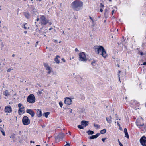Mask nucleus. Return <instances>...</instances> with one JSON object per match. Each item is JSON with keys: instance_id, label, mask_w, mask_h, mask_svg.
<instances>
[{"instance_id": "obj_23", "label": "nucleus", "mask_w": 146, "mask_h": 146, "mask_svg": "<svg viewBox=\"0 0 146 146\" xmlns=\"http://www.w3.org/2000/svg\"><path fill=\"white\" fill-rule=\"evenodd\" d=\"M0 131L2 132L3 135L4 136H5V133L3 129L2 128L0 127Z\"/></svg>"}, {"instance_id": "obj_26", "label": "nucleus", "mask_w": 146, "mask_h": 146, "mask_svg": "<svg viewBox=\"0 0 146 146\" xmlns=\"http://www.w3.org/2000/svg\"><path fill=\"white\" fill-rule=\"evenodd\" d=\"M49 114H50V113L49 112H47L45 113H44V116H45V117L46 118H47L48 116V115Z\"/></svg>"}, {"instance_id": "obj_37", "label": "nucleus", "mask_w": 146, "mask_h": 146, "mask_svg": "<svg viewBox=\"0 0 146 146\" xmlns=\"http://www.w3.org/2000/svg\"><path fill=\"white\" fill-rule=\"evenodd\" d=\"M106 138H102V141L103 142H105V140H106Z\"/></svg>"}, {"instance_id": "obj_62", "label": "nucleus", "mask_w": 146, "mask_h": 146, "mask_svg": "<svg viewBox=\"0 0 146 146\" xmlns=\"http://www.w3.org/2000/svg\"><path fill=\"white\" fill-rule=\"evenodd\" d=\"M39 42H38V41H37V42H36V44H37Z\"/></svg>"}, {"instance_id": "obj_19", "label": "nucleus", "mask_w": 146, "mask_h": 146, "mask_svg": "<svg viewBox=\"0 0 146 146\" xmlns=\"http://www.w3.org/2000/svg\"><path fill=\"white\" fill-rule=\"evenodd\" d=\"M3 94L6 96H8L10 95V93L8 90H6L3 92Z\"/></svg>"}, {"instance_id": "obj_9", "label": "nucleus", "mask_w": 146, "mask_h": 146, "mask_svg": "<svg viewBox=\"0 0 146 146\" xmlns=\"http://www.w3.org/2000/svg\"><path fill=\"white\" fill-rule=\"evenodd\" d=\"M140 142L142 145L146 146V137L143 136L140 139Z\"/></svg>"}, {"instance_id": "obj_36", "label": "nucleus", "mask_w": 146, "mask_h": 146, "mask_svg": "<svg viewBox=\"0 0 146 146\" xmlns=\"http://www.w3.org/2000/svg\"><path fill=\"white\" fill-rule=\"evenodd\" d=\"M104 7V5L102 3H101L100 5V7L101 8H103Z\"/></svg>"}, {"instance_id": "obj_57", "label": "nucleus", "mask_w": 146, "mask_h": 146, "mask_svg": "<svg viewBox=\"0 0 146 146\" xmlns=\"http://www.w3.org/2000/svg\"><path fill=\"white\" fill-rule=\"evenodd\" d=\"M49 24L50 25H51L52 24V23L51 22H49Z\"/></svg>"}, {"instance_id": "obj_34", "label": "nucleus", "mask_w": 146, "mask_h": 146, "mask_svg": "<svg viewBox=\"0 0 146 146\" xmlns=\"http://www.w3.org/2000/svg\"><path fill=\"white\" fill-rule=\"evenodd\" d=\"M27 25V24L26 23L24 25V28L25 29H27V27L26 26V25Z\"/></svg>"}, {"instance_id": "obj_21", "label": "nucleus", "mask_w": 146, "mask_h": 146, "mask_svg": "<svg viewBox=\"0 0 146 146\" xmlns=\"http://www.w3.org/2000/svg\"><path fill=\"white\" fill-rule=\"evenodd\" d=\"M87 133L88 135H90L93 134L94 133V132L92 131L89 130L88 131H87Z\"/></svg>"}, {"instance_id": "obj_32", "label": "nucleus", "mask_w": 146, "mask_h": 146, "mask_svg": "<svg viewBox=\"0 0 146 146\" xmlns=\"http://www.w3.org/2000/svg\"><path fill=\"white\" fill-rule=\"evenodd\" d=\"M66 144L64 146H70V143H68L67 142H66Z\"/></svg>"}, {"instance_id": "obj_45", "label": "nucleus", "mask_w": 146, "mask_h": 146, "mask_svg": "<svg viewBox=\"0 0 146 146\" xmlns=\"http://www.w3.org/2000/svg\"><path fill=\"white\" fill-rule=\"evenodd\" d=\"M53 40V41H54V42L55 43L56 42H57V41L56 40Z\"/></svg>"}, {"instance_id": "obj_44", "label": "nucleus", "mask_w": 146, "mask_h": 146, "mask_svg": "<svg viewBox=\"0 0 146 146\" xmlns=\"http://www.w3.org/2000/svg\"><path fill=\"white\" fill-rule=\"evenodd\" d=\"M75 51L76 52H78L79 51V50H78V49L77 48H76L75 49Z\"/></svg>"}, {"instance_id": "obj_25", "label": "nucleus", "mask_w": 146, "mask_h": 146, "mask_svg": "<svg viewBox=\"0 0 146 146\" xmlns=\"http://www.w3.org/2000/svg\"><path fill=\"white\" fill-rule=\"evenodd\" d=\"M94 126L96 128V129H98L100 127V126L99 125L96 124H94Z\"/></svg>"}, {"instance_id": "obj_4", "label": "nucleus", "mask_w": 146, "mask_h": 146, "mask_svg": "<svg viewBox=\"0 0 146 146\" xmlns=\"http://www.w3.org/2000/svg\"><path fill=\"white\" fill-rule=\"evenodd\" d=\"M27 101L31 103H33L35 101V98L33 94H31L29 95L27 97Z\"/></svg>"}, {"instance_id": "obj_5", "label": "nucleus", "mask_w": 146, "mask_h": 146, "mask_svg": "<svg viewBox=\"0 0 146 146\" xmlns=\"http://www.w3.org/2000/svg\"><path fill=\"white\" fill-rule=\"evenodd\" d=\"M40 19L41 25H46L49 23V20L47 19L44 15H40Z\"/></svg>"}, {"instance_id": "obj_7", "label": "nucleus", "mask_w": 146, "mask_h": 146, "mask_svg": "<svg viewBox=\"0 0 146 146\" xmlns=\"http://www.w3.org/2000/svg\"><path fill=\"white\" fill-rule=\"evenodd\" d=\"M22 121L23 124L25 125H27L30 123V121L27 116H24L22 119Z\"/></svg>"}, {"instance_id": "obj_8", "label": "nucleus", "mask_w": 146, "mask_h": 146, "mask_svg": "<svg viewBox=\"0 0 146 146\" xmlns=\"http://www.w3.org/2000/svg\"><path fill=\"white\" fill-rule=\"evenodd\" d=\"M79 58L81 61H85L87 60L86 56L84 52L79 54Z\"/></svg>"}, {"instance_id": "obj_50", "label": "nucleus", "mask_w": 146, "mask_h": 146, "mask_svg": "<svg viewBox=\"0 0 146 146\" xmlns=\"http://www.w3.org/2000/svg\"><path fill=\"white\" fill-rule=\"evenodd\" d=\"M100 11L101 12H102L103 11V10L102 8H101L100 9Z\"/></svg>"}, {"instance_id": "obj_30", "label": "nucleus", "mask_w": 146, "mask_h": 146, "mask_svg": "<svg viewBox=\"0 0 146 146\" xmlns=\"http://www.w3.org/2000/svg\"><path fill=\"white\" fill-rule=\"evenodd\" d=\"M92 23H93V24L92 25V27L93 29H94V27L96 25V23H94V22Z\"/></svg>"}, {"instance_id": "obj_55", "label": "nucleus", "mask_w": 146, "mask_h": 146, "mask_svg": "<svg viewBox=\"0 0 146 146\" xmlns=\"http://www.w3.org/2000/svg\"><path fill=\"white\" fill-rule=\"evenodd\" d=\"M30 143H34L35 142L34 141L33 142L32 141H30Z\"/></svg>"}, {"instance_id": "obj_29", "label": "nucleus", "mask_w": 146, "mask_h": 146, "mask_svg": "<svg viewBox=\"0 0 146 146\" xmlns=\"http://www.w3.org/2000/svg\"><path fill=\"white\" fill-rule=\"evenodd\" d=\"M22 106H23L21 104L19 103L18 104V107L19 108H22Z\"/></svg>"}, {"instance_id": "obj_39", "label": "nucleus", "mask_w": 146, "mask_h": 146, "mask_svg": "<svg viewBox=\"0 0 146 146\" xmlns=\"http://www.w3.org/2000/svg\"><path fill=\"white\" fill-rule=\"evenodd\" d=\"M89 18L92 20V22L93 23L94 22V21H93V19H92V18L90 16H89Z\"/></svg>"}, {"instance_id": "obj_33", "label": "nucleus", "mask_w": 146, "mask_h": 146, "mask_svg": "<svg viewBox=\"0 0 146 146\" xmlns=\"http://www.w3.org/2000/svg\"><path fill=\"white\" fill-rule=\"evenodd\" d=\"M3 28L5 30H8V27L7 26H4L3 27Z\"/></svg>"}, {"instance_id": "obj_17", "label": "nucleus", "mask_w": 146, "mask_h": 146, "mask_svg": "<svg viewBox=\"0 0 146 146\" xmlns=\"http://www.w3.org/2000/svg\"><path fill=\"white\" fill-rule=\"evenodd\" d=\"M37 115L38 117H40L42 116L41 111L38 110L37 111Z\"/></svg>"}, {"instance_id": "obj_16", "label": "nucleus", "mask_w": 146, "mask_h": 146, "mask_svg": "<svg viewBox=\"0 0 146 146\" xmlns=\"http://www.w3.org/2000/svg\"><path fill=\"white\" fill-rule=\"evenodd\" d=\"M65 135L62 132H61L58 135V137L60 139L62 140L64 137Z\"/></svg>"}, {"instance_id": "obj_6", "label": "nucleus", "mask_w": 146, "mask_h": 146, "mask_svg": "<svg viewBox=\"0 0 146 146\" xmlns=\"http://www.w3.org/2000/svg\"><path fill=\"white\" fill-rule=\"evenodd\" d=\"M89 124L88 122L85 120H83L81 122V125H78V127L80 129H84V127H85Z\"/></svg>"}, {"instance_id": "obj_49", "label": "nucleus", "mask_w": 146, "mask_h": 146, "mask_svg": "<svg viewBox=\"0 0 146 146\" xmlns=\"http://www.w3.org/2000/svg\"><path fill=\"white\" fill-rule=\"evenodd\" d=\"M119 145L120 146H123V145L121 143H119Z\"/></svg>"}, {"instance_id": "obj_47", "label": "nucleus", "mask_w": 146, "mask_h": 146, "mask_svg": "<svg viewBox=\"0 0 146 146\" xmlns=\"http://www.w3.org/2000/svg\"><path fill=\"white\" fill-rule=\"evenodd\" d=\"M38 94H41L42 93V92L41 91H38Z\"/></svg>"}, {"instance_id": "obj_18", "label": "nucleus", "mask_w": 146, "mask_h": 146, "mask_svg": "<svg viewBox=\"0 0 146 146\" xmlns=\"http://www.w3.org/2000/svg\"><path fill=\"white\" fill-rule=\"evenodd\" d=\"M24 15L25 16L27 19H29L30 17V14L29 13L24 12Z\"/></svg>"}, {"instance_id": "obj_28", "label": "nucleus", "mask_w": 146, "mask_h": 146, "mask_svg": "<svg viewBox=\"0 0 146 146\" xmlns=\"http://www.w3.org/2000/svg\"><path fill=\"white\" fill-rule=\"evenodd\" d=\"M55 139L56 141H58L59 140H60L59 139V138L58 137V136L57 137H56L55 138Z\"/></svg>"}, {"instance_id": "obj_54", "label": "nucleus", "mask_w": 146, "mask_h": 146, "mask_svg": "<svg viewBox=\"0 0 146 146\" xmlns=\"http://www.w3.org/2000/svg\"><path fill=\"white\" fill-rule=\"evenodd\" d=\"M24 32L25 34H27V31H24Z\"/></svg>"}, {"instance_id": "obj_14", "label": "nucleus", "mask_w": 146, "mask_h": 146, "mask_svg": "<svg viewBox=\"0 0 146 146\" xmlns=\"http://www.w3.org/2000/svg\"><path fill=\"white\" fill-rule=\"evenodd\" d=\"M45 67H46V70L48 71V73L50 74L51 73V68L49 66L48 64H44Z\"/></svg>"}, {"instance_id": "obj_2", "label": "nucleus", "mask_w": 146, "mask_h": 146, "mask_svg": "<svg viewBox=\"0 0 146 146\" xmlns=\"http://www.w3.org/2000/svg\"><path fill=\"white\" fill-rule=\"evenodd\" d=\"M83 3L80 1H75L71 4L72 7L77 11L79 10L82 7Z\"/></svg>"}, {"instance_id": "obj_52", "label": "nucleus", "mask_w": 146, "mask_h": 146, "mask_svg": "<svg viewBox=\"0 0 146 146\" xmlns=\"http://www.w3.org/2000/svg\"><path fill=\"white\" fill-rule=\"evenodd\" d=\"M140 54H141V55H143V52H141L140 53Z\"/></svg>"}, {"instance_id": "obj_41", "label": "nucleus", "mask_w": 146, "mask_h": 146, "mask_svg": "<svg viewBox=\"0 0 146 146\" xmlns=\"http://www.w3.org/2000/svg\"><path fill=\"white\" fill-rule=\"evenodd\" d=\"M127 129L126 128H125L124 129V133H126V132H127Z\"/></svg>"}, {"instance_id": "obj_12", "label": "nucleus", "mask_w": 146, "mask_h": 146, "mask_svg": "<svg viewBox=\"0 0 146 146\" xmlns=\"http://www.w3.org/2000/svg\"><path fill=\"white\" fill-rule=\"evenodd\" d=\"M5 110L6 112L10 113L12 111V109L10 106H8L5 107Z\"/></svg>"}, {"instance_id": "obj_61", "label": "nucleus", "mask_w": 146, "mask_h": 146, "mask_svg": "<svg viewBox=\"0 0 146 146\" xmlns=\"http://www.w3.org/2000/svg\"><path fill=\"white\" fill-rule=\"evenodd\" d=\"M51 29H52V28H50L49 29V30H51Z\"/></svg>"}, {"instance_id": "obj_60", "label": "nucleus", "mask_w": 146, "mask_h": 146, "mask_svg": "<svg viewBox=\"0 0 146 146\" xmlns=\"http://www.w3.org/2000/svg\"><path fill=\"white\" fill-rule=\"evenodd\" d=\"M125 99H127V97H125Z\"/></svg>"}, {"instance_id": "obj_63", "label": "nucleus", "mask_w": 146, "mask_h": 146, "mask_svg": "<svg viewBox=\"0 0 146 146\" xmlns=\"http://www.w3.org/2000/svg\"><path fill=\"white\" fill-rule=\"evenodd\" d=\"M37 44H35V47H37Z\"/></svg>"}, {"instance_id": "obj_11", "label": "nucleus", "mask_w": 146, "mask_h": 146, "mask_svg": "<svg viewBox=\"0 0 146 146\" xmlns=\"http://www.w3.org/2000/svg\"><path fill=\"white\" fill-rule=\"evenodd\" d=\"M26 112L30 114L32 117H33L35 115L34 112L31 109H27L26 111Z\"/></svg>"}, {"instance_id": "obj_24", "label": "nucleus", "mask_w": 146, "mask_h": 146, "mask_svg": "<svg viewBox=\"0 0 146 146\" xmlns=\"http://www.w3.org/2000/svg\"><path fill=\"white\" fill-rule=\"evenodd\" d=\"M106 131L105 129H104L100 131V133L102 134H104L106 133Z\"/></svg>"}, {"instance_id": "obj_43", "label": "nucleus", "mask_w": 146, "mask_h": 146, "mask_svg": "<svg viewBox=\"0 0 146 146\" xmlns=\"http://www.w3.org/2000/svg\"><path fill=\"white\" fill-rule=\"evenodd\" d=\"M1 46L2 47H3L4 46V44L3 43H2V42L1 43Z\"/></svg>"}, {"instance_id": "obj_15", "label": "nucleus", "mask_w": 146, "mask_h": 146, "mask_svg": "<svg viewBox=\"0 0 146 146\" xmlns=\"http://www.w3.org/2000/svg\"><path fill=\"white\" fill-rule=\"evenodd\" d=\"M24 108L23 106H22V108H19V115H21V114L23 113L24 112V111L23 110Z\"/></svg>"}, {"instance_id": "obj_3", "label": "nucleus", "mask_w": 146, "mask_h": 146, "mask_svg": "<svg viewBox=\"0 0 146 146\" xmlns=\"http://www.w3.org/2000/svg\"><path fill=\"white\" fill-rule=\"evenodd\" d=\"M143 119L141 117L138 119L136 121V125L139 128H141L143 131L145 130L146 129V126L143 123Z\"/></svg>"}, {"instance_id": "obj_13", "label": "nucleus", "mask_w": 146, "mask_h": 146, "mask_svg": "<svg viewBox=\"0 0 146 146\" xmlns=\"http://www.w3.org/2000/svg\"><path fill=\"white\" fill-rule=\"evenodd\" d=\"M100 134V133H98L96 134L95 135H94L91 136H89L88 137V138L89 139H95L98 137L99 136Z\"/></svg>"}, {"instance_id": "obj_42", "label": "nucleus", "mask_w": 146, "mask_h": 146, "mask_svg": "<svg viewBox=\"0 0 146 146\" xmlns=\"http://www.w3.org/2000/svg\"><path fill=\"white\" fill-rule=\"evenodd\" d=\"M62 61H63L64 62H65V60L64 58H62Z\"/></svg>"}, {"instance_id": "obj_10", "label": "nucleus", "mask_w": 146, "mask_h": 146, "mask_svg": "<svg viewBox=\"0 0 146 146\" xmlns=\"http://www.w3.org/2000/svg\"><path fill=\"white\" fill-rule=\"evenodd\" d=\"M72 100H71V99L70 98H66L65 99L64 103L67 104H72Z\"/></svg>"}, {"instance_id": "obj_58", "label": "nucleus", "mask_w": 146, "mask_h": 146, "mask_svg": "<svg viewBox=\"0 0 146 146\" xmlns=\"http://www.w3.org/2000/svg\"><path fill=\"white\" fill-rule=\"evenodd\" d=\"M21 131H20L19 132V134H21Z\"/></svg>"}, {"instance_id": "obj_38", "label": "nucleus", "mask_w": 146, "mask_h": 146, "mask_svg": "<svg viewBox=\"0 0 146 146\" xmlns=\"http://www.w3.org/2000/svg\"><path fill=\"white\" fill-rule=\"evenodd\" d=\"M11 70L12 69L11 68H9L7 70V72H10L11 71Z\"/></svg>"}, {"instance_id": "obj_53", "label": "nucleus", "mask_w": 146, "mask_h": 146, "mask_svg": "<svg viewBox=\"0 0 146 146\" xmlns=\"http://www.w3.org/2000/svg\"><path fill=\"white\" fill-rule=\"evenodd\" d=\"M114 10H113L112 11V14L113 15L114 12Z\"/></svg>"}, {"instance_id": "obj_59", "label": "nucleus", "mask_w": 146, "mask_h": 146, "mask_svg": "<svg viewBox=\"0 0 146 146\" xmlns=\"http://www.w3.org/2000/svg\"><path fill=\"white\" fill-rule=\"evenodd\" d=\"M119 129L120 130H121L122 129L120 127V126L119 127Z\"/></svg>"}, {"instance_id": "obj_48", "label": "nucleus", "mask_w": 146, "mask_h": 146, "mask_svg": "<svg viewBox=\"0 0 146 146\" xmlns=\"http://www.w3.org/2000/svg\"><path fill=\"white\" fill-rule=\"evenodd\" d=\"M39 17H38V18H37V21H39Z\"/></svg>"}, {"instance_id": "obj_1", "label": "nucleus", "mask_w": 146, "mask_h": 146, "mask_svg": "<svg viewBox=\"0 0 146 146\" xmlns=\"http://www.w3.org/2000/svg\"><path fill=\"white\" fill-rule=\"evenodd\" d=\"M94 49L97 54L102 55L104 58L107 56V54L106 50L102 46H96L94 47Z\"/></svg>"}, {"instance_id": "obj_31", "label": "nucleus", "mask_w": 146, "mask_h": 146, "mask_svg": "<svg viewBox=\"0 0 146 146\" xmlns=\"http://www.w3.org/2000/svg\"><path fill=\"white\" fill-rule=\"evenodd\" d=\"M59 104L61 107H62L63 106V104L62 102L60 101L59 102Z\"/></svg>"}, {"instance_id": "obj_22", "label": "nucleus", "mask_w": 146, "mask_h": 146, "mask_svg": "<svg viewBox=\"0 0 146 146\" xmlns=\"http://www.w3.org/2000/svg\"><path fill=\"white\" fill-rule=\"evenodd\" d=\"M58 57H59V56L57 55L56 56L55 59V61L57 63H59L60 62L59 60L58 59Z\"/></svg>"}, {"instance_id": "obj_27", "label": "nucleus", "mask_w": 146, "mask_h": 146, "mask_svg": "<svg viewBox=\"0 0 146 146\" xmlns=\"http://www.w3.org/2000/svg\"><path fill=\"white\" fill-rule=\"evenodd\" d=\"M125 137L128 138H129V136L127 132L125 133Z\"/></svg>"}, {"instance_id": "obj_56", "label": "nucleus", "mask_w": 146, "mask_h": 146, "mask_svg": "<svg viewBox=\"0 0 146 146\" xmlns=\"http://www.w3.org/2000/svg\"><path fill=\"white\" fill-rule=\"evenodd\" d=\"M68 133H69V134L70 135H71V133L70 131H68Z\"/></svg>"}, {"instance_id": "obj_46", "label": "nucleus", "mask_w": 146, "mask_h": 146, "mask_svg": "<svg viewBox=\"0 0 146 146\" xmlns=\"http://www.w3.org/2000/svg\"><path fill=\"white\" fill-rule=\"evenodd\" d=\"M117 125L119 127H120V124H119V123L118 122H117Z\"/></svg>"}, {"instance_id": "obj_20", "label": "nucleus", "mask_w": 146, "mask_h": 146, "mask_svg": "<svg viewBox=\"0 0 146 146\" xmlns=\"http://www.w3.org/2000/svg\"><path fill=\"white\" fill-rule=\"evenodd\" d=\"M106 119L107 121L110 123L112 122L111 117V116H110L109 118H106Z\"/></svg>"}, {"instance_id": "obj_64", "label": "nucleus", "mask_w": 146, "mask_h": 146, "mask_svg": "<svg viewBox=\"0 0 146 146\" xmlns=\"http://www.w3.org/2000/svg\"><path fill=\"white\" fill-rule=\"evenodd\" d=\"M14 56H15L14 54H13L12 56L13 57H14Z\"/></svg>"}, {"instance_id": "obj_51", "label": "nucleus", "mask_w": 146, "mask_h": 146, "mask_svg": "<svg viewBox=\"0 0 146 146\" xmlns=\"http://www.w3.org/2000/svg\"><path fill=\"white\" fill-rule=\"evenodd\" d=\"M143 65H146V62H144L143 63Z\"/></svg>"}, {"instance_id": "obj_40", "label": "nucleus", "mask_w": 146, "mask_h": 146, "mask_svg": "<svg viewBox=\"0 0 146 146\" xmlns=\"http://www.w3.org/2000/svg\"><path fill=\"white\" fill-rule=\"evenodd\" d=\"M68 111H70V113H72V110L71 109H70L69 108L68 109Z\"/></svg>"}, {"instance_id": "obj_35", "label": "nucleus", "mask_w": 146, "mask_h": 146, "mask_svg": "<svg viewBox=\"0 0 146 146\" xmlns=\"http://www.w3.org/2000/svg\"><path fill=\"white\" fill-rule=\"evenodd\" d=\"M108 13V10H105V11L104 13L105 15H106Z\"/></svg>"}]
</instances>
